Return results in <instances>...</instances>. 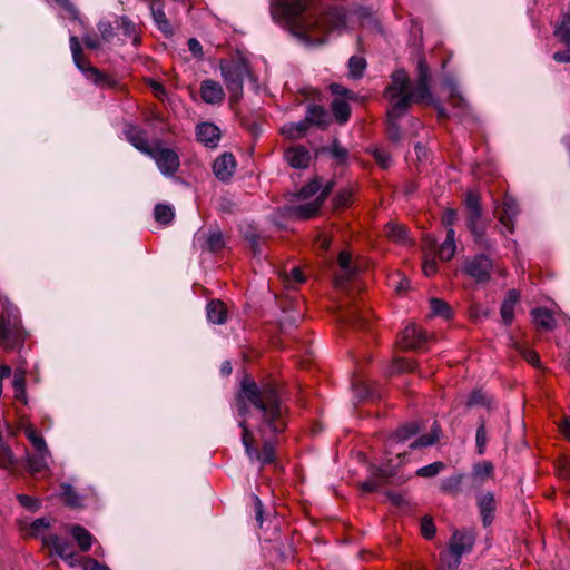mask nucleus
Masks as SVG:
<instances>
[{
	"instance_id": "59",
	"label": "nucleus",
	"mask_w": 570,
	"mask_h": 570,
	"mask_svg": "<svg viewBox=\"0 0 570 570\" xmlns=\"http://www.w3.org/2000/svg\"><path fill=\"white\" fill-rule=\"evenodd\" d=\"M421 531L424 538L432 539L435 534V525L431 518L424 517L421 521Z\"/></svg>"
},
{
	"instance_id": "50",
	"label": "nucleus",
	"mask_w": 570,
	"mask_h": 570,
	"mask_svg": "<svg viewBox=\"0 0 570 570\" xmlns=\"http://www.w3.org/2000/svg\"><path fill=\"white\" fill-rule=\"evenodd\" d=\"M116 29H117L116 24L114 26L109 21H100L98 23V30L100 32V36H101L102 40L106 42H114V39L116 37V33H115Z\"/></svg>"
},
{
	"instance_id": "56",
	"label": "nucleus",
	"mask_w": 570,
	"mask_h": 570,
	"mask_svg": "<svg viewBox=\"0 0 570 570\" xmlns=\"http://www.w3.org/2000/svg\"><path fill=\"white\" fill-rule=\"evenodd\" d=\"M331 154L337 160L338 164L346 163L348 157L347 149L341 146L337 140L333 142L331 147Z\"/></svg>"
},
{
	"instance_id": "32",
	"label": "nucleus",
	"mask_w": 570,
	"mask_h": 570,
	"mask_svg": "<svg viewBox=\"0 0 570 570\" xmlns=\"http://www.w3.org/2000/svg\"><path fill=\"white\" fill-rule=\"evenodd\" d=\"M534 324L544 331H551L556 326L552 313L547 308H535L531 312Z\"/></svg>"
},
{
	"instance_id": "18",
	"label": "nucleus",
	"mask_w": 570,
	"mask_h": 570,
	"mask_svg": "<svg viewBox=\"0 0 570 570\" xmlns=\"http://www.w3.org/2000/svg\"><path fill=\"white\" fill-rule=\"evenodd\" d=\"M115 23H116L117 30H119L122 35V38H118V41L120 43L131 41V43L134 46L140 45L138 27L128 17H126V16L119 17L116 19Z\"/></svg>"
},
{
	"instance_id": "43",
	"label": "nucleus",
	"mask_w": 570,
	"mask_h": 570,
	"mask_svg": "<svg viewBox=\"0 0 570 570\" xmlns=\"http://www.w3.org/2000/svg\"><path fill=\"white\" fill-rule=\"evenodd\" d=\"M366 68V60L363 57L352 56L348 60V75L354 79H360Z\"/></svg>"
},
{
	"instance_id": "26",
	"label": "nucleus",
	"mask_w": 570,
	"mask_h": 570,
	"mask_svg": "<svg viewBox=\"0 0 570 570\" xmlns=\"http://www.w3.org/2000/svg\"><path fill=\"white\" fill-rule=\"evenodd\" d=\"M338 317H340V322H342L345 325L353 326V327L364 328L367 323L366 316L362 313V311L357 306L348 307V308L342 311Z\"/></svg>"
},
{
	"instance_id": "7",
	"label": "nucleus",
	"mask_w": 570,
	"mask_h": 570,
	"mask_svg": "<svg viewBox=\"0 0 570 570\" xmlns=\"http://www.w3.org/2000/svg\"><path fill=\"white\" fill-rule=\"evenodd\" d=\"M492 261L488 255L478 254L463 262V272L476 283H488L492 273Z\"/></svg>"
},
{
	"instance_id": "46",
	"label": "nucleus",
	"mask_w": 570,
	"mask_h": 570,
	"mask_svg": "<svg viewBox=\"0 0 570 570\" xmlns=\"http://www.w3.org/2000/svg\"><path fill=\"white\" fill-rule=\"evenodd\" d=\"M554 36L564 45H570V17H564L556 28Z\"/></svg>"
},
{
	"instance_id": "15",
	"label": "nucleus",
	"mask_w": 570,
	"mask_h": 570,
	"mask_svg": "<svg viewBox=\"0 0 570 570\" xmlns=\"http://www.w3.org/2000/svg\"><path fill=\"white\" fill-rule=\"evenodd\" d=\"M125 135L127 140L139 151L144 153L145 155L151 154V150L155 147H151L149 144L148 134L145 129L134 126V125H127L125 129Z\"/></svg>"
},
{
	"instance_id": "21",
	"label": "nucleus",
	"mask_w": 570,
	"mask_h": 570,
	"mask_svg": "<svg viewBox=\"0 0 570 570\" xmlns=\"http://www.w3.org/2000/svg\"><path fill=\"white\" fill-rule=\"evenodd\" d=\"M196 136L206 147L215 148L220 140V130L212 122H203L197 126Z\"/></svg>"
},
{
	"instance_id": "33",
	"label": "nucleus",
	"mask_w": 570,
	"mask_h": 570,
	"mask_svg": "<svg viewBox=\"0 0 570 570\" xmlns=\"http://www.w3.org/2000/svg\"><path fill=\"white\" fill-rule=\"evenodd\" d=\"M441 429L436 422L433 423L432 429L429 434L421 435L412 443H410L409 449L415 450L419 448L431 446L440 440Z\"/></svg>"
},
{
	"instance_id": "58",
	"label": "nucleus",
	"mask_w": 570,
	"mask_h": 570,
	"mask_svg": "<svg viewBox=\"0 0 570 570\" xmlns=\"http://www.w3.org/2000/svg\"><path fill=\"white\" fill-rule=\"evenodd\" d=\"M517 350L523 356V358L527 362H529L530 364H532L534 366L539 364V355L535 351L530 350L522 345H517Z\"/></svg>"
},
{
	"instance_id": "40",
	"label": "nucleus",
	"mask_w": 570,
	"mask_h": 570,
	"mask_svg": "<svg viewBox=\"0 0 570 570\" xmlns=\"http://www.w3.org/2000/svg\"><path fill=\"white\" fill-rule=\"evenodd\" d=\"M461 557L448 549L440 553V567L442 570H456L461 563Z\"/></svg>"
},
{
	"instance_id": "55",
	"label": "nucleus",
	"mask_w": 570,
	"mask_h": 570,
	"mask_svg": "<svg viewBox=\"0 0 570 570\" xmlns=\"http://www.w3.org/2000/svg\"><path fill=\"white\" fill-rule=\"evenodd\" d=\"M487 441H488L487 429H485L484 423L482 422L479 425V428L476 430V435H475V442H476V448H478V453L479 454H483L484 453Z\"/></svg>"
},
{
	"instance_id": "29",
	"label": "nucleus",
	"mask_w": 570,
	"mask_h": 570,
	"mask_svg": "<svg viewBox=\"0 0 570 570\" xmlns=\"http://www.w3.org/2000/svg\"><path fill=\"white\" fill-rule=\"evenodd\" d=\"M493 469V464L489 461L474 464L471 473L472 485L480 488L487 479L492 476Z\"/></svg>"
},
{
	"instance_id": "20",
	"label": "nucleus",
	"mask_w": 570,
	"mask_h": 570,
	"mask_svg": "<svg viewBox=\"0 0 570 570\" xmlns=\"http://www.w3.org/2000/svg\"><path fill=\"white\" fill-rule=\"evenodd\" d=\"M235 168L236 161L230 153H224L213 164V171L222 181L228 180L233 176Z\"/></svg>"
},
{
	"instance_id": "4",
	"label": "nucleus",
	"mask_w": 570,
	"mask_h": 570,
	"mask_svg": "<svg viewBox=\"0 0 570 570\" xmlns=\"http://www.w3.org/2000/svg\"><path fill=\"white\" fill-rule=\"evenodd\" d=\"M219 68L225 85L230 92V101H238L243 94L244 79L249 76V63L240 56L220 60Z\"/></svg>"
},
{
	"instance_id": "8",
	"label": "nucleus",
	"mask_w": 570,
	"mask_h": 570,
	"mask_svg": "<svg viewBox=\"0 0 570 570\" xmlns=\"http://www.w3.org/2000/svg\"><path fill=\"white\" fill-rule=\"evenodd\" d=\"M148 156L156 161L159 170L165 176L171 177L179 169V156L170 148L160 147V145L157 144Z\"/></svg>"
},
{
	"instance_id": "31",
	"label": "nucleus",
	"mask_w": 570,
	"mask_h": 570,
	"mask_svg": "<svg viewBox=\"0 0 570 570\" xmlns=\"http://www.w3.org/2000/svg\"><path fill=\"white\" fill-rule=\"evenodd\" d=\"M207 318L213 324H224L227 321V308L219 299H213L207 304Z\"/></svg>"
},
{
	"instance_id": "63",
	"label": "nucleus",
	"mask_w": 570,
	"mask_h": 570,
	"mask_svg": "<svg viewBox=\"0 0 570 570\" xmlns=\"http://www.w3.org/2000/svg\"><path fill=\"white\" fill-rule=\"evenodd\" d=\"M484 403H485L484 394L481 391H473L466 401V406L472 407L475 405H483Z\"/></svg>"
},
{
	"instance_id": "39",
	"label": "nucleus",
	"mask_w": 570,
	"mask_h": 570,
	"mask_svg": "<svg viewBox=\"0 0 570 570\" xmlns=\"http://www.w3.org/2000/svg\"><path fill=\"white\" fill-rule=\"evenodd\" d=\"M61 498L65 504L70 508L81 507V498L70 484L61 485Z\"/></svg>"
},
{
	"instance_id": "53",
	"label": "nucleus",
	"mask_w": 570,
	"mask_h": 570,
	"mask_svg": "<svg viewBox=\"0 0 570 570\" xmlns=\"http://www.w3.org/2000/svg\"><path fill=\"white\" fill-rule=\"evenodd\" d=\"M464 205L466 212L481 210V199L476 193L469 191L465 195Z\"/></svg>"
},
{
	"instance_id": "45",
	"label": "nucleus",
	"mask_w": 570,
	"mask_h": 570,
	"mask_svg": "<svg viewBox=\"0 0 570 570\" xmlns=\"http://www.w3.org/2000/svg\"><path fill=\"white\" fill-rule=\"evenodd\" d=\"M154 216H155L156 222H158V223H160L163 225H167L174 218V210L168 205L158 204L155 207Z\"/></svg>"
},
{
	"instance_id": "38",
	"label": "nucleus",
	"mask_w": 570,
	"mask_h": 570,
	"mask_svg": "<svg viewBox=\"0 0 570 570\" xmlns=\"http://www.w3.org/2000/svg\"><path fill=\"white\" fill-rule=\"evenodd\" d=\"M308 125L304 120L297 124H286L282 127L281 131L284 136L291 139H298L305 135L307 131Z\"/></svg>"
},
{
	"instance_id": "12",
	"label": "nucleus",
	"mask_w": 570,
	"mask_h": 570,
	"mask_svg": "<svg viewBox=\"0 0 570 570\" xmlns=\"http://www.w3.org/2000/svg\"><path fill=\"white\" fill-rule=\"evenodd\" d=\"M42 541L45 546L52 549L53 552L58 554L62 560L67 561L70 566H73L76 551L70 541L57 534H49L43 537Z\"/></svg>"
},
{
	"instance_id": "23",
	"label": "nucleus",
	"mask_w": 570,
	"mask_h": 570,
	"mask_svg": "<svg viewBox=\"0 0 570 570\" xmlns=\"http://www.w3.org/2000/svg\"><path fill=\"white\" fill-rule=\"evenodd\" d=\"M385 236L393 243L402 246L412 245V239L409 236V229L396 222H390L384 226Z\"/></svg>"
},
{
	"instance_id": "19",
	"label": "nucleus",
	"mask_w": 570,
	"mask_h": 570,
	"mask_svg": "<svg viewBox=\"0 0 570 570\" xmlns=\"http://www.w3.org/2000/svg\"><path fill=\"white\" fill-rule=\"evenodd\" d=\"M338 265L341 268V274L335 277V286L343 288L351 279L356 276L358 269L351 264V255L347 252L340 253Z\"/></svg>"
},
{
	"instance_id": "6",
	"label": "nucleus",
	"mask_w": 570,
	"mask_h": 570,
	"mask_svg": "<svg viewBox=\"0 0 570 570\" xmlns=\"http://www.w3.org/2000/svg\"><path fill=\"white\" fill-rule=\"evenodd\" d=\"M26 340V333L16 315L0 314V347L6 351L20 348Z\"/></svg>"
},
{
	"instance_id": "48",
	"label": "nucleus",
	"mask_w": 570,
	"mask_h": 570,
	"mask_svg": "<svg viewBox=\"0 0 570 570\" xmlns=\"http://www.w3.org/2000/svg\"><path fill=\"white\" fill-rule=\"evenodd\" d=\"M430 306L434 315L442 316L444 318H449L451 316L450 306L440 298H431Z\"/></svg>"
},
{
	"instance_id": "42",
	"label": "nucleus",
	"mask_w": 570,
	"mask_h": 570,
	"mask_svg": "<svg viewBox=\"0 0 570 570\" xmlns=\"http://www.w3.org/2000/svg\"><path fill=\"white\" fill-rule=\"evenodd\" d=\"M24 434L27 435L28 440L31 442L37 452L48 453L49 450L45 439L40 434H38L32 426H27L24 429Z\"/></svg>"
},
{
	"instance_id": "44",
	"label": "nucleus",
	"mask_w": 570,
	"mask_h": 570,
	"mask_svg": "<svg viewBox=\"0 0 570 570\" xmlns=\"http://www.w3.org/2000/svg\"><path fill=\"white\" fill-rule=\"evenodd\" d=\"M50 456V452L41 453L37 452V455L28 459V466L32 473H38L47 469L48 458Z\"/></svg>"
},
{
	"instance_id": "13",
	"label": "nucleus",
	"mask_w": 570,
	"mask_h": 570,
	"mask_svg": "<svg viewBox=\"0 0 570 570\" xmlns=\"http://www.w3.org/2000/svg\"><path fill=\"white\" fill-rule=\"evenodd\" d=\"M428 335L416 325H407L399 336L397 343L405 350H422Z\"/></svg>"
},
{
	"instance_id": "35",
	"label": "nucleus",
	"mask_w": 570,
	"mask_h": 570,
	"mask_svg": "<svg viewBox=\"0 0 570 570\" xmlns=\"http://www.w3.org/2000/svg\"><path fill=\"white\" fill-rule=\"evenodd\" d=\"M347 100L335 98L331 104L332 112L340 124H345L350 119L351 108Z\"/></svg>"
},
{
	"instance_id": "34",
	"label": "nucleus",
	"mask_w": 570,
	"mask_h": 570,
	"mask_svg": "<svg viewBox=\"0 0 570 570\" xmlns=\"http://www.w3.org/2000/svg\"><path fill=\"white\" fill-rule=\"evenodd\" d=\"M455 232L453 228H448L446 238L439 248V257L442 261H450L455 254Z\"/></svg>"
},
{
	"instance_id": "60",
	"label": "nucleus",
	"mask_w": 570,
	"mask_h": 570,
	"mask_svg": "<svg viewBox=\"0 0 570 570\" xmlns=\"http://www.w3.org/2000/svg\"><path fill=\"white\" fill-rule=\"evenodd\" d=\"M416 363L414 361L399 360L393 365V371L397 372H414Z\"/></svg>"
},
{
	"instance_id": "52",
	"label": "nucleus",
	"mask_w": 570,
	"mask_h": 570,
	"mask_svg": "<svg viewBox=\"0 0 570 570\" xmlns=\"http://www.w3.org/2000/svg\"><path fill=\"white\" fill-rule=\"evenodd\" d=\"M320 189H321V181L318 179H313L312 181H309L308 184H306L305 186L302 187L298 196L303 199H307V198L312 197L313 195H315L316 193H318Z\"/></svg>"
},
{
	"instance_id": "25",
	"label": "nucleus",
	"mask_w": 570,
	"mask_h": 570,
	"mask_svg": "<svg viewBox=\"0 0 570 570\" xmlns=\"http://www.w3.org/2000/svg\"><path fill=\"white\" fill-rule=\"evenodd\" d=\"M305 121L309 126L326 128L330 124L328 114L320 105H309L306 111Z\"/></svg>"
},
{
	"instance_id": "27",
	"label": "nucleus",
	"mask_w": 570,
	"mask_h": 570,
	"mask_svg": "<svg viewBox=\"0 0 570 570\" xmlns=\"http://www.w3.org/2000/svg\"><path fill=\"white\" fill-rule=\"evenodd\" d=\"M322 206V199H315L309 203L295 205L289 208L291 216L298 219H309L314 217Z\"/></svg>"
},
{
	"instance_id": "1",
	"label": "nucleus",
	"mask_w": 570,
	"mask_h": 570,
	"mask_svg": "<svg viewBox=\"0 0 570 570\" xmlns=\"http://www.w3.org/2000/svg\"><path fill=\"white\" fill-rule=\"evenodd\" d=\"M238 414L245 416L252 406L256 412V425L253 431L245 419L239 421L242 443L250 463H256L262 470L271 465L277 469L279 460L276 452L278 438L287 426V406L282 402L274 383L257 384L249 377L240 383L236 397Z\"/></svg>"
},
{
	"instance_id": "5",
	"label": "nucleus",
	"mask_w": 570,
	"mask_h": 570,
	"mask_svg": "<svg viewBox=\"0 0 570 570\" xmlns=\"http://www.w3.org/2000/svg\"><path fill=\"white\" fill-rule=\"evenodd\" d=\"M70 50L75 65L81 70L88 80L101 88H114L117 81L109 75L101 72L83 57L80 42L76 36L70 37Z\"/></svg>"
},
{
	"instance_id": "3",
	"label": "nucleus",
	"mask_w": 570,
	"mask_h": 570,
	"mask_svg": "<svg viewBox=\"0 0 570 570\" xmlns=\"http://www.w3.org/2000/svg\"><path fill=\"white\" fill-rule=\"evenodd\" d=\"M307 0H275L272 13L287 23L301 29L302 36L314 45H322L326 41V33L341 30L346 23V12L343 8H331L317 19L305 21L302 13L307 8Z\"/></svg>"
},
{
	"instance_id": "54",
	"label": "nucleus",
	"mask_w": 570,
	"mask_h": 570,
	"mask_svg": "<svg viewBox=\"0 0 570 570\" xmlns=\"http://www.w3.org/2000/svg\"><path fill=\"white\" fill-rule=\"evenodd\" d=\"M330 90L333 95L337 96V98H341V99L344 98V99H350V100L356 99V95L353 91L344 88L340 83H332L330 86Z\"/></svg>"
},
{
	"instance_id": "62",
	"label": "nucleus",
	"mask_w": 570,
	"mask_h": 570,
	"mask_svg": "<svg viewBox=\"0 0 570 570\" xmlns=\"http://www.w3.org/2000/svg\"><path fill=\"white\" fill-rule=\"evenodd\" d=\"M82 568L83 570H110L106 564L90 557L85 558Z\"/></svg>"
},
{
	"instance_id": "64",
	"label": "nucleus",
	"mask_w": 570,
	"mask_h": 570,
	"mask_svg": "<svg viewBox=\"0 0 570 570\" xmlns=\"http://www.w3.org/2000/svg\"><path fill=\"white\" fill-rule=\"evenodd\" d=\"M422 271H423L424 275L428 276V277H431V276L435 275L436 272H438V264H436V262L433 258L424 259V262L422 264Z\"/></svg>"
},
{
	"instance_id": "36",
	"label": "nucleus",
	"mask_w": 570,
	"mask_h": 570,
	"mask_svg": "<svg viewBox=\"0 0 570 570\" xmlns=\"http://www.w3.org/2000/svg\"><path fill=\"white\" fill-rule=\"evenodd\" d=\"M150 10H151L154 21L156 22L158 28L164 32L170 31V24H169L168 20L166 19V14L163 10L161 1L160 0L151 1Z\"/></svg>"
},
{
	"instance_id": "30",
	"label": "nucleus",
	"mask_w": 570,
	"mask_h": 570,
	"mask_svg": "<svg viewBox=\"0 0 570 570\" xmlns=\"http://www.w3.org/2000/svg\"><path fill=\"white\" fill-rule=\"evenodd\" d=\"M478 505L482 517V522L487 527L493 520V511L495 508L493 494L491 492L482 494L478 500Z\"/></svg>"
},
{
	"instance_id": "41",
	"label": "nucleus",
	"mask_w": 570,
	"mask_h": 570,
	"mask_svg": "<svg viewBox=\"0 0 570 570\" xmlns=\"http://www.w3.org/2000/svg\"><path fill=\"white\" fill-rule=\"evenodd\" d=\"M14 396L17 400L27 403L24 371L17 370L13 377Z\"/></svg>"
},
{
	"instance_id": "10",
	"label": "nucleus",
	"mask_w": 570,
	"mask_h": 570,
	"mask_svg": "<svg viewBox=\"0 0 570 570\" xmlns=\"http://www.w3.org/2000/svg\"><path fill=\"white\" fill-rule=\"evenodd\" d=\"M466 226L473 236L474 242L482 248L490 250L492 240L487 236V224L482 220V209L466 212Z\"/></svg>"
},
{
	"instance_id": "61",
	"label": "nucleus",
	"mask_w": 570,
	"mask_h": 570,
	"mask_svg": "<svg viewBox=\"0 0 570 570\" xmlns=\"http://www.w3.org/2000/svg\"><path fill=\"white\" fill-rule=\"evenodd\" d=\"M50 527V522L46 518L36 519L30 527L31 535L37 537L41 530L48 529Z\"/></svg>"
},
{
	"instance_id": "9",
	"label": "nucleus",
	"mask_w": 570,
	"mask_h": 570,
	"mask_svg": "<svg viewBox=\"0 0 570 570\" xmlns=\"http://www.w3.org/2000/svg\"><path fill=\"white\" fill-rule=\"evenodd\" d=\"M417 432L419 426L415 422H411L401 426L387 439L385 451L386 455H395L397 459H401L403 455H405V451L402 449L403 443L411 436L415 435Z\"/></svg>"
},
{
	"instance_id": "47",
	"label": "nucleus",
	"mask_w": 570,
	"mask_h": 570,
	"mask_svg": "<svg viewBox=\"0 0 570 570\" xmlns=\"http://www.w3.org/2000/svg\"><path fill=\"white\" fill-rule=\"evenodd\" d=\"M445 469V464L441 461L431 463L429 465L422 466L416 471V475L421 478H432L438 475L441 471Z\"/></svg>"
},
{
	"instance_id": "51",
	"label": "nucleus",
	"mask_w": 570,
	"mask_h": 570,
	"mask_svg": "<svg viewBox=\"0 0 570 570\" xmlns=\"http://www.w3.org/2000/svg\"><path fill=\"white\" fill-rule=\"evenodd\" d=\"M14 458L13 453L9 446L1 444L0 445V468L9 469L13 465Z\"/></svg>"
},
{
	"instance_id": "17",
	"label": "nucleus",
	"mask_w": 570,
	"mask_h": 570,
	"mask_svg": "<svg viewBox=\"0 0 570 570\" xmlns=\"http://www.w3.org/2000/svg\"><path fill=\"white\" fill-rule=\"evenodd\" d=\"M200 97L206 104L219 105L225 99V92L219 82L206 79L200 83Z\"/></svg>"
},
{
	"instance_id": "37",
	"label": "nucleus",
	"mask_w": 570,
	"mask_h": 570,
	"mask_svg": "<svg viewBox=\"0 0 570 570\" xmlns=\"http://www.w3.org/2000/svg\"><path fill=\"white\" fill-rule=\"evenodd\" d=\"M464 475L461 473L453 474L442 480L440 489L446 494H458L461 490Z\"/></svg>"
},
{
	"instance_id": "49",
	"label": "nucleus",
	"mask_w": 570,
	"mask_h": 570,
	"mask_svg": "<svg viewBox=\"0 0 570 570\" xmlns=\"http://www.w3.org/2000/svg\"><path fill=\"white\" fill-rule=\"evenodd\" d=\"M353 199V190L350 188H344L337 193L334 197L333 203L336 209L345 208L352 204Z\"/></svg>"
},
{
	"instance_id": "11",
	"label": "nucleus",
	"mask_w": 570,
	"mask_h": 570,
	"mask_svg": "<svg viewBox=\"0 0 570 570\" xmlns=\"http://www.w3.org/2000/svg\"><path fill=\"white\" fill-rule=\"evenodd\" d=\"M195 240L202 250L210 253H216L226 246L225 236L218 228L200 229L196 234Z\"/></svg>"
},
{
	"instance_id": "16",
	"label": "nucleus",
	"mask_w": 570,
	"mask_h": 570,
	"mask_svg": "<svg viewBox=\"0 0 570 570\" xmlns=\"http://www.w3.org/2000/svg\"><path fill=\"white\" fill-rule=\"evenodd\" d=\"M519 213L518 203L514 198L505 196L502 205L498 208V216L500 223L512 233L514 228V218Z\"/></svg>"
},
{
	"instance_id": "57",
	"label": "nucleus",
	"mask_w": 570,
	"mask_h": 570,
	"mask_svg": "<svg viewBox=\"0 0 570 570\" xmlns=\"http://www.w3.org/2000/svg\"><path fill=\"white\" fill-rule=\"evenodd\" d=\"M373 157L375 159V161L382 167V168H389L390 165H391V156L390 154L384 150V149H380V148H375L373 150Z\"/></svg>"
},
{
	"instance_id": "24",
	"label": "nucleus",
	"mask_w": 570,
	"mask_h": 570,
	"mask_svg": "<svg viewBox=\"0 0 570 570\" xmlns=\"http://www.w3.org/2000/svg\"><path fill=\"white\" fill-rule=\"evenodd\" d=\"M66 529L77 542L80 551L88 552L91 549L95 538L86 528L79 524H70Z\"/></svg>"
},
{
	"instance_id": "22",
	"label": "nucleus",
	"mask_w": 570,
	"mask_h": 570,
	"mask_svg": "<svg viewBox=\"0 0 570 570\" xmlns=\"http://www.w3.org/2000/svg\"><path fill=\"white\" fill-rule=\"evenodd\" d=\"M284 158L293 168L305 169L309 165L311 154L304 146H295L285 150Z\"/></svg>"
},
{
	"instance_id": "28",
	"label": "nucleus",
	"mask_w": 570,
	"mask_h": 570,
	"mask_svg": "<svg viewBox=\"0 0 570 570\" xmlns=\"http://www.w3.org/2000/svg\"><path fill=\"white\" fill-rule=\"evenodd\" d=\"M519 298V292L515 289H510L501 305V316L507 325H510L514 318V308Z\"/></svg>"
},
{
	"instance_id": "2",
	"label": "nucleus",
	"mask_w": 570,
	"mask_h": 570,
	"mask_svg": "<svg viewBox=\"0 0 570 570\" xmlns=\"http://www.w3.org/2000/svg\"><path fill=\"white\" fill-rule=\"evenodd\" d=\"M384 97L389 100L386 132L390 140L400 141L402 134L399 120L406 114L410 106L421 102L430 97L429 67L421 59L417 63V80L415 87L404 70H396L391 76V82L384 90Z\"/></svg>"
},
{
	"instance_id": "14",
	"label": "nucleus",
	"mask_w": 570,
	"mask_h": 570,
	"mask_svg": "<svg viewBox=\"0 0 570 570\" xmlns=\"http://www.w3.org/2000/svg\"><path fill=\"white\" fill-rule=\"evenodd\" d=\"M475 537L474 533L470 530H455L451 535L449 542V550L454 552V554L462 558L463 554L471 552L474 546Z\"/></svg>"
}]
</instances>
